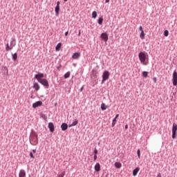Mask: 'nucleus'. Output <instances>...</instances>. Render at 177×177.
I'll return each mask as SVG.
<instances>
[{
	"label": "nucleus",
	"instance_id": "obj_10",
	"mask_svg": "<svg viewBox=\"0 0 177 177\" xmlns=\"http://www.w3.org/2000/svg\"><path fill=\"white\" fill-rule=\"evenodd\" d=\"M42 106V101H37L32 104L33 109H37V107H41Z\"/></svg>",
	"mask_w": 177,
	"mask_h": 177
},
{
	"label": "nucleus",
	"instance_id": "obj_19",
	"mask_svg": "<svg viewBox=\"0 0 177 177\" xmlns=\"http://www.w3.org/2000/svg\"><path fill=\"white\" fill-rule=\"evenodd\" d=\"M6 49L7 50V52H9V50H12V49H13V46H9V44H6Z\"/></svg>",
	"mask_w": 177,
	"mask_h": 177
},
{
	"label": "nucleus",
	"instance_id": "obj_34",
	"mask_svg": "<svg viewBox=\"0 0 177 177\" xmlns=\"http://www.w3.org/2000/svg\"><path fill=\"white\" fill-rule=\"evenodd\" d=\"M30 158H35V157L34 156V154H32V152L30 153Z\"/></svg>",
	"mask_w": 177,
	"mask_h": 177
},
{
	"label": "nucleus",
	"instance_id": "obj_2",
	"mask_svg": "<svg viewBox=\"0 0 177 177\" xmlns=\"http://www.w3.org/2000/svg\"><path fill=\"white\" fill-rule=\"evenodd\" d=\"M110 77V73L108 71H104L102 74V84L104 83V81H107Z\"/></svg>",
	"mask_w": 177,
	"mask_h": 177
},
{
	"label": "nucleus",
	"instance_id": "obj_50",
	"mask_svg": "<svg viewBox=\"0 0 177 177\" xmlns=\"http://www.w3.org/2000/svg\"><path fill=\"white\" fill-rule=\"evenodd\" d=\"M64 2H67L68 0H64Z\"/></svg>",
	"mask_w": 177,
	"mask_h": 177
},
{
	"label": "nucleus",
	"instance_id": "obj_31",
	"mask_svg": "<svg viewBox=\"0 0 177 177\" xmlns=\"http://www.w3.org/2000/svg\"><path fill=\"white\" fill-rule=\"evenodd\" d=\"M137 155H138V158H140V149H138Z\"/></svg>",
	"mask_w": 177,
	"mask_h": 177
},
{
	"label": "nucleus",
	"instance_id": "obj_51",
	"mask_svg": "<svg viewBox=\"0 0 177 177\" xmlns=\"http://www.w3.org/2000/svg\"><path fill=\"white\" fill-rule=\"evenodd\" d=\"M15 45H16L15 44L13 45V46H15Z\"/></svg>",
	"mask_w": 177,
	"mask_h": 177
},
{
	"label": "nucleus",
	"instance_id": "obj_36",
	"mask_svg": "<svg viewBox=\"0 0 177 177\" xmlns=\"http://www.w3.org/2000/svg\"><path fill=\"white\" fill-rule=\"evenodd\" d=\"M153 81L154 82L155 84L157 83V77H153Z\"/></svg>",
	"mask_w": 177,
	"mask_h": 177
},
{
	"label": "nucleus",
	"instance_id": "obj_33",
	"mask_svg": "<svg viewBox=\"0 0 177 177\" xmlns=\"http://www.w3.org/2000/svg\"><path fill=\"white\" fill-rule=\"evenodd\" d=\"M57 177H64V172H62Z\"/></svg>",
	"mask_w": 177,
	"mask_h": 177
},
{
	"label": "nucleus",
	"instance_id": "obj_43",
	"mask_svg": "<svg viewBox=\"0 0 177 177\" xmlns=\"http://www.w3.org/2000/svg\"><path fill=\"white\" fill-rule=\"evenodd\" d=\"M82 91H84V86L81 87L80 88V92H82Z\"/></svg>",
	"mask_w": 177,
	"mask_h": 177
},
{
	"label": "nucleus",
	"instance_id": "obj_44",
	"mask_svg": "<svg viewBox=\"0 0 177 177\" xmlns=\"http://www.w3.org/2000/svg\"><path fill=\"white\" fill-rule=\"evenodd\" d=\"M118 117H120V114H117L115 117V118H118Z\"/></svg>",
	"mask_w": 177,
	"mask_h": 177
},
{
	"label": "nucleus",
	"instance_id": "obj_1",
	"mask_svg": "<svg viewBox=\"0 0 177 177\" xmlns=\"http://www.w3.org/2000/svg\"><path fill=\"white\" fill-rule=\"evenodd\" d=\"M139 60L143 66L149 64V54L146 51H141L138 54Z\"/></svg>",
	"mask_w": 177,
	"mask_h": 177
},
{
	"label": "nucleus",
	"instance_id": "obj_29",
	"mask_svg": "<svg viewBox=\"0 0 177 177\" xmlns=\"http://www.w3.org/2000/svg\"><path fill=\"white\" fill-rule=\"evenodd\" d=\"M149 75V72L147 71H144L142 73V76L145 77V78H147V75Z\"/></svg>",
	"mask_w": 177,
	"mask_h": 177
},
{
	"label": "nucleus",
	"instance_id": "obj_8",
	"mask_svg": "<svg viewBox=\"0 0 177 177\" xmlns=\"http://www.w3.org/2000/svg\"><path fill=\"white\" fill-rule=\"evenodd\" d=\"M56 16H59V12H60V1L57 2V6L55 8Z\"/></svg>",
	"mask_w": 177,
	"mask_h": 177
},
{
	"label": "nucleus",
	"instance_id": "obj_21",
	"mask_svg": "<svg viewBox=\"0 0 177 177\" xmlns=\"http://www.w3.org/2000/svg\"><path fill=\"white\" fill-rule=\"evenodd\" d=\"M77 124H78V120L77 119H75V121L73 122V123L69 125V127H75V125H77Z\"/></svg>",
	"mask_w": 177,
	"mask_h": 177
},
{
	"label": "nucleus",
	"instance_id": "obj_27",
	"mask_svg": "<svg viewBox=\"0 0 177 177\" xmlns=\"http://www.w3.org/2000/svg\"><path fill=\"white\" fill-rule=\"evenodd\" d=\"M145 31L143 30L142 32H140V38L141 39H145Z\"/></svg>",
	"mask_w": 177,
	"mask_h": 177
},
{
	"label": "nucleus",
	"instance_id": "obj_14",
	"mask_svg": "<svg viewBox=\"0 0 177 177\" xmlns=\"http://www.w3.org/2000/svg\"><path fill=\"white\" fill-rule=\"evenodd\" d=\"M140 170V168L136 167L135 169L133 170V176H136L138 175V172Z\"/></svg>",
	"mask_w": 177,
	"mask_h": 177
},
{
	"label": "nucleus",
	"instance_id": "obj_49",
	"mask_svg": "<svg viewBox=\"0 0 177 177\" xmlns=\"http://www.w3.org/2000/svg\"><path fill=\"white\" fill-rule=\"evenodd\" d=\"M125 129H128V124L125 125Z\"/></svg>",
	"mask_w": 177,
	"mask_h": 177
},
{
	"label": "nucleus",
	"instance_id": "obj_47",
	"mask_svg": "<svg viewBox=\"0 0 177 177\" xmlns=\"http://www.w3.org/2000/svg\"><path fill=\"white\" fill-rule=\"evenodd\" d=\"M81 35V30H79L78 36L80 37Z\"/></svg>",
	"mask_w": 177,
	"mask_h": 177
},
{
	"label": "nucleus",
	"instance_id": "obj_42",
	"mask_svg": "<svg viewBox=\"0 0 177 177\" xmlns=\"http://www.w3.org/2000/svg\"><path fill=\"white\" fill-rule=\"evenodd\" d=\"M32 153H37V149H32Z\"/></svg>",
	"mask_w": 177,
	"mask_h": 177
},
{
	"label": "nucleus",
	"instance_id": "obj_26",
	"mask_svg": "<svg viewBox=\"0 0 177 177\" xmlns=\"http://www.w3.org/2000/svg\"><path fill=\"white\" fill-rule=\"evenodd\" d=\"M40 117L41 118H44L45 120V121H46V120H48V117H46V115H45L44 113H40Z\"/></svg>",
	"mask_w": 177,
	"mask_h": 177
},
{
	"label": "nucleus",
	"instance_id": "obj_20",
	"mask_svg": "<svg viewBox=\"0 0 177 177\" xmlns=\"http://www.w3.org/2000/svg\"><path fill=\"white\" fill-rule=\"evenodd\" d=\"M12 56L14 62H16L17 60V53H15L14 54L12 55Z\"/></svg>",
	"mask_w": 177,
	"mask_h": 177
},
{
	"label": "nucleus",
	"instance_id": "obj_22",
	"mask_svg": "<svg viewBox=\"0 0 177 177\" xmlns=\"http://www.w3.org/2000/svg\"><path fill=\"white\" fill-rule=\"evenodd\" d=\"M106 109H107V106H106V104L102 103L101 104V109L102 110V111H104V110H106Z\"/></svg>",
	"mask_w": 177,
	"mask_h": 177
},
{
	"label": "nucleus",
	"instance_id": "obj_40",
	"mask_svg": "<svg viewBox=\"0 0 177 177\" xmlns=\"http://www.w3.org/2000/svg\"><path fill=\"white\" fill-rule=\"evenodd\" d=\"M112 122H117V118H114Z\"/></svg>",
	"mask_w": 177,
	"mask_h": 177
},
{
	"label": "nucleus",
	"instance_id": "obj_17",
	"mask_svg": "<svg viewBox=\"0 0 177 177\" xmlns=\"http://www.w3.org/2000/svg\"><path fill=\"white\" fill-rule=\"evenodd\" d=\"M80 56H81V53H73L72 57H73V59H78Z\"/></svg>",
	"mask_w": 177,
	"mask_h": 177
},
{
	"label": "nucleus",
	"instance_id": "obj_38",
	"mask_svg": "<svg viewBox=\"0 0 177 177\" xmlns=\"http://www.w3.org/2000/svg\"><path fill=\"white\" fill-rule=\"evenodd\" d=\"M57 68L58 71H60V69L62 68V65L58 66Z\"/></svg>",
	"mask_w": 177,
	"mask_h": 177
},
{
	"label": "nucleus",
	"instance_id": "obj_6",
	"mask_svg": "<svg viewBox=\"0 0 177 177\" xmlns=\"http://www.w3.org/2000/svg\"><path fill=\"white\" fill-rule=\"evenodd\" d=\"M39 82L44 86H46V88H49V82L46 79H41Z\"/></svg>",
	"mask_w": 177,
	"mask_h": 177
},
{
	"label": "nucleus",
	"instance_id": "obj_35",
	"mask_svg": "<svg viewBox=\"0 0 177 177\" xmlns=\"http://www.w3.org/2000/svg\"><path fill=\"white\" fill-rule=\"evenodd\" d=\"M93 153L94 155H97V149L96 148H95Z\"/></svg>",
	"mask_w": 177,
	"mask_h": 177
},
{
	"label": "nucleus",
	"instance_id": "obj_30",
	"mask_svg": "<svg viewBox=\"0 0 177 177\" xmlns=\"http://www.w3.org/2000/svg\"><path fill=\"white\" fill-rule=\"evenodd\" d=\"M169 35V32L167 30H165V32H164L165 37H168Z\"/></svg>",
	"mask_w": 177,
	"mask_h": 177
},
{
	"label": "nucleus",
	"instance_id": "obj_7",
	"mask_svg": "<svg viewBox=\"0 0 177 177\" xmlns=\"http://www.w3.org/2000/svg\"><path fill=\"white\" fill-rule=\"evenodd\" d=\"M44 73H39L35 75V78L37 80L38 82H39L42 78H44Z\"/></svg>",
	"mask_w": 177,
	"mask_h": 177
},
{
	"label": "nucleus",
	"instance_id": "obj_18",
	"mask_svg": "<svg viewBox=\"0 0 177 177\" xmlns=\"http://www.w3.org/2000/svg\"><path fill=\"white\" fill-rule=\"evenodd\" d=\"M115 168H118V169H120V168H121L122 167V165L120 162H115Z\"/></svg>",
	"mask_w": 177,
	"mask_h": 177
},
{
	"label": "nucleus",
	"instance_id": "obj_24",
	"mask_svg": "<svg viewBox=\"0 0 177 177\" xmlns=\"http://www.w3.org/2000/svg\"><path fill=\"white\" fill-rule=\"evenodd\" d=\"M92 17L93 19H96V17H97V12L96 11L92 12Z\"/></svg>",
	"mask_w": 177,
	"mask_h": 177
},
{
	"label": "nucleus",
	"instance_id": "obj_23",
	"mask_svg": "<svg viewBox=\"0 0 177 177\" xmlns=\"http://www.w3.org/2000/svg\"><path fill=\"white\" fill-rule=\"evenodd\" d=\"M98 24L100 26H102V24H103V17H101L98 19Z\"/></svg>",
	"mask_w": 177,
	"mask_h": 177
},
{
	"label": "nucleus",
	"instance_id": "obj_48",
	"mask_svg": "<svg viewBox=\"0 0 177 177\" xmlns=\"http://www.w3.org/2000/svg\"><path fill=\"white\" fill-rule=\"evenodd\" d=\"M157 177H161V174L159 173V174H158Z\"/></svg>",
	"mask_w": 177,
	"mask_h": 177
},
{
	"label": "nucleus",
	"instance_id": "obj_25",
	"mask_svg": "<svg viewBox=\"0 0 177 177\" xmlns=\"http://www.w3.org/2000/svg\"><path fill=\"white\" fill-rule=\"evenodd\" d=\"M61 48H62V43H58L55 47V49L56 50H60Z\"/></svg>",
	"mask_w": 177,
	"mask_h": 177
},
{
	"label": "nucleus",
	"instance_id": "obj_39",
	"mask_svg": "<svg viewBox=\"0 0 177 177\" xmlns=\"http://www.w3.org/2000/svg\"><path fill=\"white\" fill-rule=\"evenodd\" d=\"M139 30H140V31H141V32L144 31V30H143V27H142V26H140V27H139Z\"/></svg>",
	"mask_w": 177,
	"mask_h": 177
},
{
	"label": "nucleus",
	"instance_id": "obj_11",
	"mask_svg": "<svg viewBox=\"0 0 177 177\" xmlns=\"http://www.w3.org/2000/svg\"><path fill=\"white\" fill-rule=\"evenodd\" d=\"M48 128H49L50 132H55V125L53 124V122L48 123Z\"/></svg>",
	"mask_w": 177,
	"mask_h": 177
},
{
	"label": "nucleus",
	"instance_id": "obj_16",
	"mask_svg": "<svg viewBox=\"0 0 177 177\" xmlns=\"http://www.w3.org/2000/svg\"><path fill=\"white\" fill-rule=\"evenodd\" d=\"M19 177H26V171L24 169L20 170Z\"/></svg>",
	"mask_w": 177,
	"mask_h": 177
},
{
	"label": "nucleus",
	"instance_id": "obj_13",
	"mask_svg": "<svg viewBox=\"0 0 177 177\" xmlns=\"http://www.w3.org/2000/svg\"><path fill=\"white\" fill-rule=\"evenodd\" d=\"M95 171H96V172H100V163H96L95 164Z\"/></svg>",
	"mask_w": 177,
	"mask_h": 177
},
{
	"label": "nucleus",
	"instance_id": "obj_9",
	"mask_svg": "<svg viewBox=\"0 0 177 177\" xmlns=\"http://www.w3.org/2000/svg\"><path fill=\"white\" fill-rule=\"evenodd\" d=\"M101 38L104 42H107V41H109V35L106 32H103L101 34Z\"/></svg>",
	"mask_w": 177,
	"mask_h": 177
},
{
	"label": "nucleus",
	"instance_id": "obj_41",
	"mask_svg": "<svg viewBox=\"0 0 177 177\" xmlns=\"http://www.w3.org/2000/svg\"><path fill=\"white\" fill-rule=\"evenodd\" d=\"M67 35H68V31H66V32H65V36L67 37Z\"/></svg>",
	"mask_w": 177,
	"mask_h": 177
},
{
	"label": "nucleus",
	"instance_id": "obj_45",
	"mask_svg": "<svg viewBox=\"0 0 177 177\" xmlns=\"http://www.w3.org/2000/svg\"><path fill=\"white\" fill-rule=\"evenodd\" d=\"M106 3H109L110 2V0H105Z\"/></svg>",
	"mask_w": 177,
	"mask_h": 177
},
{
	"label": "nucleus",
	"instance_id": "obj_4",
	"mask_svg": "<svg viewBox=\"0 0 177 177\" xmlns=\"http://www.w3.org/2000/svg\"><path fill=\"white\" fill-rule=\"evenodd\" d=\"M176 131H177V124L176 123H173L172 136H171V138L173 139H176Z\"/></svg>",
	"mask_w": 177,
	"mask_h": 177
},
{
	"label": "nucleus",
	"instance_id": "obj_46",
	"mask_svg": "<svg viewBox=\"0 0 177 177\" xmlns=\"http://www.w3.org/2000/svg\"><path fill=\"white\" fill-rule=\"evenodd\" d=\"M115 125V122H112V127H114Z\"/></svg>",
	"mask_w": 177,
	"mask_h": 177
},
{
	"label": "nucleus",
	"instance_id": "obj_3",
	"mask_svg": "<svg viewBox=\"0 0 177 177\" xmlns=\"http://www.w3.org/2000/svg\"><path fill=\"white\" fill-rule=\"evenodd\" d=\"M37 143H38V135L35 134L34 136L31 137L30 144L32 145V146H37Z\"/></svg>",
	"mask_w": 177,
	"mask_h": 177
},
{
	"label": "nucleus",
	"instance_id": "obj_15",
	"mask_svg": "<svg viewBox=\"0 0 177 177\" xmlns=\"http://www.w3.org/2000/svg\"><path fill=\"white\" fill-rule=\"evenodd\" d=\"M32 88H33L35 91H37L39 89L40 86H39V84L37 82H35V83L33 84Z\"/></svg>",
	"mask_w": 177,
	"mask_h": 177
},
{
	"label": "nucleus",
	"instance_id": "obj_12",
	"mask_svg": "<svg viewBox=\"0 0 177 177\" xmlns=\"http://www.w3.org/2000/svg\"><path fill=\"white\" fill-rule=\"evenodd\" d=\"M68 125L66 123H62L61 125L62 131H67Z\"/></svg>",
	"mask_w": 177,
	"mask_h": 177
},
{
	"label": "nucleus",
	"instance_id": "obj_32",
	"mask_svg": "<svg viewBox=\"0 0 177 177\" xmlns=\"http://www.w3.org/2000/svg\"><path fill=\"white\" fill-rule=\"evenodd\" d=\"M16 41V39L15 38H12V41H10V46H12V45H13V43Z\"/></svg>",
	"mask_w": 177,
	"mask_h": 177
},
{
	"label": "nucleus",
	"instance_id": "obj_37",
	"mask_svg": "<svg viewBox=\"0 0 177 177\" xmlns=\"http://www.w3.org/2000/svg\"><path fill=\"white\" fill-rule=\"evenodd\" d=\"M93 158L94 161H96V160H97V155H94Z\"/></svg>",
	"mask_w": 177,
	"mask_h": 177
},
{
	"label": "nucleus",
	"instance_id": "obj_28",
	"mask_svg": "<svg viewBox=\"0 0 177 177\" xmlns=\"http://www.w3.org/2000/svg\"><path fill=\"white\" fill-rule=\"evenodd\" d=\"M70 72H67L66 73L64 74V77L67 80V78L70 77Z\"/></svg>",
	"mask_w": 177,
	"mask_h": 177
},
{
	"label": "nucleus",
	"instance_id": "obj_5",
	"mask_svg": "<svg viewBox=\"0 0 177 177\" xmlns=\"http://www.w3.org/2000/svg\"><path fill=\"white\" fill-rule=\"evenodd\" d=\"M172 82H173L174 86H176V85H177V72H176V71H174L173 73Z\"/></svg>",
	"mask_w": 177,
	"mask_h": 177
}]
</instances>
